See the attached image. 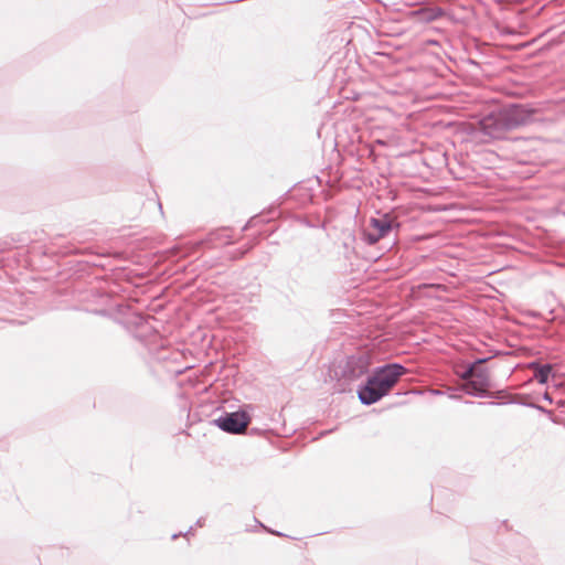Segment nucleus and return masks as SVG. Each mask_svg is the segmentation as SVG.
Masks as SVG:
<instances>
[{
	"label": "nucleus",
	"instance_id": "obj_1",
	"mask_svg": "<svg viewBox=\"0 0 565 565\" xmlns=\"http://www.w3.org/2000/svg\"><path fill=\"white\" fill-rule=\"evenodd\" d=\"M405 373L406 369L399 364H387L375 370L358 391L360 401L366 405L376 403L393 390Z\"/></svg>",
	"mask_w": 565,
	"mask_h": 565
},
{
	"label": "nucleus",
	"instance_id": "obj_2",
	"mask_svg": "<svg viewBox=\"0 0 565 565\" xmlns=\"http://www.w3.org/2000/svg\"><path fill=\"white\" fill-rule=\"evenodd\" d=\"M394 220L390 215L380 218H371L365 231V237L370 244L379 242L386 236L393 227Z\"/></svg>",
	"mask_w": 565,
	"mask_h": 565
},
{
	"label": "nucleus",
	"instance_id": "obj_3",
	"mask_svg": "<svg viewBox=\"0 0 565 565\" xmlns=\"http://www.w3.org/2000/svg\"><path fill=\"white\" fill-rule=\"evenodd\" d=\"M249 417L245 412H235L217 420V425L224 431L232 434L244 433L249 424Z\"/></svg>",
	"mask_w": 565,
	"mask_h": 565
},
{
	"label": "nucleus",
	"instance_id": "obj_4",
	"mask_svg": "<svg viewBox=\"0 0 565 565\" xmlns=\"http://www.w3.org/2000/svg\"><path fill=\"white\" fill-rule=\"evenodd\" d=\"M370 366L366 355L351 356L347 361L343 375L349 380H356L364 375Z\"/></svg>",
	"mask_w": 565,
	"mask_h": 565
},
{
	"label": "nucleus",
	"instance_id": "obj_5",
	"mask_svg": "<svg viewBox=\"0 0 565 565\" xmlns=\"http://www.w3.org/2000/svg\"><path fill=\"white\" fill-rule=\"evenodd\" d=\"M490 387V377L486 369L478 365L475 377L468 381L463 388L468 394L486 393Z\"/></svg>",
	"mask_w": 565,
	"mask_h": 565
},
{
	"label": "nucleus",
	"instance_id": "obj_6",
	"mask_svg": "<svg viewBox=\"0 0 565 565\" xmlns=\"http://www.w3.org/2000/svg\"><path fill=\"white\" fill-rule=\"evenodd\" d=\"M531 367H533L535 370V379L540 382V383H546L547 380H548V376L552 372V366L550 364H545V365H534L532 364Z\"/></svg>",
	"mask_w": 565,
	"mask_h": 565
},
{
	"label": "nucleus",
	"instance_id": "obj_7",
	"mask_svg": "<svg viewBox=\"0 0 565 565\" xmlns=\"http://www.w3.org/2000/svg\"><path fill=\"white\" fill-rule=\"evenodd\" d=\"M416 15L420 17L422 20L431 21L435 20L438 15L441 14L440 11H436L434 9H425L415 12Z\"/></svg>",
	"mask_w": 565,
	"mask_h": 565
},
{
	"label": "nucleus",
	"instance_id": "obj_8",
	"mask_svg": "<svg viewBox=\"0 0 565 565\" xmlns=\"http://www.w3.org/2000/svg\"><path fill=\"white\" fill-rule=\"evenodd\" d=\"M491 120H492L491 118H487V119H484V120L481 122L482 128H483V130H484L488 135H490V136H492V137H499L498 128H497V127L492 128V126H491Z\"/></svg>",
	"mask_w": 565,
	"mask_h": 565
},
{
	"label": "nucleus",
	"instance_id": "obj_9",
	"mask_svg": "<svg viewBox=\"0 0 565 565\" xmlns=\"http://www.w3.org/2000/svg\"><path fill=\"white\" fill-rule=\"evenodd\" d=\"M483 363V360H479L473 365L467 369V371L461 375L463 380H472L475 377L476 371L478 369V365H481Z\"/></svg>",
	"mask_w": 565,
	"mask_h": 565
}]
</instances>
